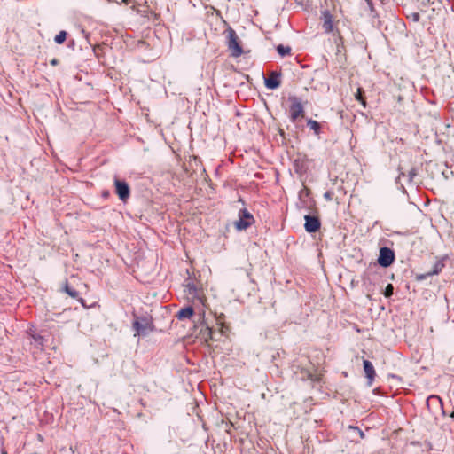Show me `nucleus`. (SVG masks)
Wrapping results in <instances>:
<instances>
[{
  "label": "nucleus",
  "instance_id": "f257e3e1",
  "mask_svg": "<svg viewBox=\"0 0 454 454\" xmlns=\"http://www.w3.org/2000/svg\"><path fill=\"white\" fill-rule=\"evenodd\" d=\"M288 100L291 103L289 117L292 122H295L299 117H303L304 106L301 99L296 96H289Z\"/></svg>",
  "mask_w": 454,
  "mask_h": 454
},
{
  "label": "nucleus",
  "instance_id": "f03ea898",
  "mask_svg": "<svg viewBox=\"0 0 454 454\" xmlns=\"http://www.w3.org/2000/svg\"><path fill=\"white\" fill-rule=\"evenodd\" d=\"M228 33V48L231 52V56L233 57H239L243 53L242 47L239 43V39L235 32L234 29L229 28L227 30Z\"/></svg>",
  "mask_w": 454,
  "mask_h": 454
},
{
  "label": "nucleus",
  "instance_id": "7ed1b4c3",
  "mask_svg": "<svg viewBox=\"0 0 454 454\" xmlns=\"http://www.w3.org/2000/svg\"><path fill=\"white\" fill-rule=\"evenodd\" d=\"M254 222L253 215L246 208H243L239 213V220L235 222V227L239 231L247 230Z\"/></svg>",
  "mask_w": 454,
  "mask_h": 454
},
{
  "label": "nucleus",
  "instance_id": "20e7f679",
  "mask_svg": "<svg viewBox=\"0 0 454 454\" xmlns=\"http://www.w3.org/2000/svg\"><path fill=\"white\" fill-rule=\"evenodd\" d=\"M395 261V253L392 249L384 247L380 249L378 263L384 268L389 267Z\"/></svg>",
  "mask_w": 454,
  "mask_h": 454
},
{
  "label": "nucleus",
  "instance_id": "39448f33",
  "mask_svg": "<svg viewBox=\"0 0 454 454\" xmlns=\"http://www.w3.org/2000/svg\"><path fill=\"white\" fill-rule=\"evenodd\" d=\"M115 192L118 195L119 199L125 202L130 196V189L127 182L123 180L115 179Z\"/></svg>",
  "mask_w": 454,
  "mask_h": 454
},
{
  "label": "nucleus",
  "instance_id": "423d86ee",
  "mask_svg": "<svg viewBox=\"0 0 454 454\" xmlns=\"http://www.w3.org/2000/svg\"><path fill=\"white\" fill-rule=\"evenodd\" d=\"M281 72L271 71L269 73L268 76L264 78V84L266 88L270 90H276L281 84Z\"/></svg>",
  "mask_w": 454,
  "mask_h": 454
},
{
  "label": "nucleus",
  "instance_id": "0eeeda50",
  "mask_svg": "<svg viewBox=\"0 0 454 454\" xmlns=\"http://www.w3.org/2000/svg\"><path fill=\"white\" fill-rule=\"evenodd\" d=\"M304 228L305 231L309 233H314L317 231L321 227V222L319 218L316 215H306L304 216Z\"/></svg>",
  "mask_w": 454,
  "mask_h": 454
},
{
  "label": "nucleus",
  "instance_id": "6e6552de",
  "mask_svg": "<svg viewBox=\"0 0 454 454\" xmlns=\"http://www.w3.org/2000/svg\"><path fill=\"white\" fill-rule=\"evenodd\" d=\"M323 28L325 33H330L333 28V15L329 11H324L322 12Z\"/></svg>",
  "mask_w": 454,
  "mask_h": 454
},
{
  "label": "nucleus",
  "instance_id": "1a4fd4ad",
  "mask_svg": "<svg viewBox=\"0 0 454 454\" xmlns=\"http://www.w3.org/2000/svg\"><path fill=\"white\" fill-rule=\"evenodd\" d=\"M149 323L147 319L143 318L141 320H136L133 323V328L138 335H145L147 333Z\"/></svg>",
  "mask_w": 454,
  "mask_h": 454
},
{
  "label": "nucleus",
  "instance_id": "9d476101",
  "mask_svg": "<svg viewBox=\"0 0 454 454\" xmlns=\"http://www.w3.org/2000/svg\"><path fill=\"white\" fill-rule=\"evenodd\" d=\"M363 364L365 376L369 380V385L371 386L376 376L373 364L369 360H364Z\"/></svg>",
  "mask_w": 454,
  "mask_h": 454
},
{
  "label": "nucleus",
  "instance_id": "9b49d317",
  "mask_svg": "<svg viewBox=\"0 0 454 454\" xmlns=\"http://www.w3.org/2000/svg\"><path fill=\"white\" fill-rule=\"evenodd\" d=\"M194 315V309L191 306L182 308L176 315L179 320L190 319Z\"/></svg>",
  "mask_w": 454,
  "mask_h": 454
},
{
  "label": "nucleus",
  "instance_id": "f8f14e48",
  "mask_svg": "<svg viewBox=\"0 0 454 454\" xmlns=\"http://www.w3.org/2000/svg\"><path fill=\"white\" fill-rule=\"evenodd\" d=\"M63 290H64V291H65V292H66V293H67L70 297H72V298H74V299H78V301H80L83 306H85V304H84V300H83L82 298H80V297H79V293H78L75 289H74V288L70 287V286H68V284H67V283H66L65 286L63 287Z\"/></svg>",
  "mask_w": 454,
  "mask_h": 454
},
{
  "label": "nucleus",
  "instance_id": "ddd939ff",
  "mask_svg": "<svg viewBox=\"0 0 454 454\" xmlns=\"http://www.w3.org/2000/svg\"><path fill=\"white\" fill-rule=\"evenodd\" d=\"M307 126L313 130L314 134L316 136H319L321 133V124L317 122V121H314L312 119H309L307 121Z\"/></svg>",
  "mask_w": 454,
  "mask_h": 454
},
{
  "label": "nucleus",
  "instance_id": "4468645a",
  "mask_svg": "<svg viewBox=\"0 0 454 454\" xmlns=\"http://www.w3.org/2000/svg\"><path fill=\"white\" fill-rule=\"evenodd\" d=\"M443 267H444V264L441 261H437L434 264L432 270H430L427 273V276L428 277V276H434V275L439 274L442 271Z\"/></svg>",
  "mask_w": 454,
  "mask_h": 454
},
{
  "label": "nucleus",
  "instance_id": "2eb2a0df",
  "mask_svg": "<svg viewBox=\"0 0 454 454\" xmlns=\"http://www.w3.org/2000/svg\"><path fill=\"white\" fill-rule=\"evenodd\" d=\"M276 50L281 57H286V56L290 55L291 51H292L290 46H285L283 44L278 45Z\"/></svg>",
  "mask_w": 454,
  "mask_h": 454
},
{
  "label": "nucleus",
  "instance_id": "dca6fc26",
  "mask_svg": "<svg viewBox=\"0 0 454 454\" xmlns=\"http://www.w3.org/2000/svg\"><path fill=\"white\" fill-rule=\"evenodd\" d=\"M67 32L66 31H60L54 38V41L58 44L63 43L67 39Z\"/></svg>",
  "mask_w": 454,
  "mask_h": 454
},
{
  "label": "nucleus",
  "instance_id": "f3484780",
  "mask_svg": "<svg viewBox=\"0 0 454 454\" xmlns=\"http://www.w3.org/2000/svg\"><path fill=\"white\" fill-rule=\"evenodd\" d=\"M363 93H364V91L362 90V89H361V88H358L357 92H356V100H357V101H359V102L362 104V106L365 108V107H366V101H365V99H364V96H363Z\"/></svg>",
  "mask_w": 454,
  "mask_h": 454
},
{
  "label": "nucleus",
  "instance_id": "a211bd4d",
  "mask_svg": "<svg viewBox=\"0 0 454 454\" xmlns=\"http://www.w3.org/2000/svg\"><path fill=\"white\" fill-rule=\"evenodd\" d=\"M394 294V286L392 284H388L384 290V296L389 298Z\"/></svg>",
  "mask_w": 454,
  "mask_h": 454
},
{
  "label": "nucleus",
  "instance_id": "6ab92c4d",
  "mask_svg": "<svg viewBox=\"0 0 454 454\" xmlns=\"http://www.w3.org/2000/svg\"><path fill=\"white\" fill-rule=\"evenodd\" d=\"M348 429L350 431H353L355 434H356L359 436V438H361V439L364 438V432L357 427L349 426Z\"/></svg>",
  "mask_w": 454,
  "mask_h": 454
},
{
  "label": "nucleus",
  "instance_id": "aec40b11",
  "mask_svg": "<svg viewBox=\"0 0 454 454\" xmlns=\"http://www.w3.org/2000/svg\"><path fill=\"white\" fill-rule=\"evenodd\" d=\"M32 337H33L35 342L36 343V345L43 346L44 339L43 336H41L40 334H33Z\"/></svg>",
  "mask_w": 454,
  "mask_h": 454
},
{
  "label": "nucleus",
  "instance_id": "412c9836",
  "mask_svg": "<svg viewBox=\"0 0 454 454\" xmlns=\"http://www.w3.org/2000/svg\"><path fill=\"white\" fill-rule=\"evenodd\" d=\"M409 18L414 21V22H418L419 20V18H420V15L419 12H412L411 14L409 15Z\"/></svg>",
  "mask_w": 454,
  "mask_h": 454
},
{
  "label": "nucleus",
  "instance_id": "4be33fe9",
  "mask_svg": "<svg viewBox=\"0 0 454 454\" xmlns=\"http://www.w3.org/2000/svg\"><path fill=\"white\" fill-rule=\"evenodd\" d=\"M416 175H417L416 169L415 168H411L409 171V174H408V180H409V182H411Z\"/></svg>",
  "mask_w": 454,
  "mask_h": 454
},
{
  "label": "nucleus",
  "instance_id": "5701e85b",
  "mask_svg": "<svg viewBox=\"0 0 454 454\" xmlns=\"http://www.w3.org/2000/svg\"><path fill=\"white\" fill-rule=\"evenodd\" d=\"M294 166H295V169H296L297 172L302 170V165L300 164V160H295Z\"/></svg>",
  "mask_w": 454,
  "mask_h": 454
},
{
  "label": "nucleus",
  "instance_id": "b1692460",
  "mask_svg": "<svg viewBox=\"0 0 454 454\" xmlns=\"http://www.w3.org/2000/svg\"><path fill=\"white\" fill-rule=\"evenodd\" d=\"M51 64H52V65H56V64H57V59H53V60L51 61Z\"/></svg>",
  "mask_w": 454,
  "mask_h": 454
},
{
  "label": "nucleus",
  "instance_id": "393cba45",
  "mask_svg": "<svg viewBox=\"0 0 454 454\" xmlns=\"http://www.w3.org/2000/svg\"><path fill=\"white\" fill-rule=\"evenodd\" d=\"M325 196L326 198H329V199H330V194H329L328 192H326V193L325 194Z\"/></svg>",
  "mask_w": 454,
  "mask_h": 454
},
{
  "label": "nucleus",
  "instance_id": "a878e982",
  "mask_svg": "<svg viewBox=\"0 0 454 454\" xmlns=\"http://www.w3.org/2000/svg\"><path fill=\"white\" fill-rule=\"evenodd\" d=\"M401 176H404V174H403V173H401V174L398 176V177H397V178H398V179H399V178H401Z\"/></svg>",
  "mask_w": 454,
  "mask_h": 454
}]
</instances>
